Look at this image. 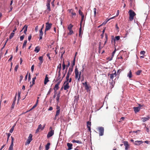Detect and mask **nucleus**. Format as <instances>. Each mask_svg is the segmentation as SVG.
Instances as JSON below:
<instances>
[{"instance_id": "nucleus-4", "label": "nucleus", "mask_w": 150, "mask_h": 150, "mask_svg": "<svg viewBox=\"0 0 150 150\" xmlns=\"http://www.w3.org/2000/svg\"><path fill=\"white\" fill-rule=\"evenodd\" d=\"M98 129L99 131V135L100 136H102L103 135L104 132V128L102 127H99Z\"/></svg>"}, {"instance_id": "nucleus-1", "label": "nucleus", "mask_w": 150, "mask_h": 150, "mask_svg": "<svg viewBox=\"0 0 150 150\" xmlns=\"http://www.w3.org/2000/svg\"><path fill=\"white\" fill-rule=\"evenodd\" d=\"M129 15V19L130 21H132L134 19V17L136 16V14L135 12L132 10H130L128 12Z\"/></svg>"}, {"instance_id": "nucleus-29", "label": "nucleus", "mask_w": 150, "mask_h": 150, "mask_svg": "<svg viewBox=\"0 0 150 150\" xmlns=\"http://www.w3.org/2000/svg\"><path fill=\"white\" fill-rule=\"evenodd\" d=\"M62 69L61 64L60 63L57 67V69L59 70V71L60 72Z\"/></svg>"}, {"instance_id": "nucleus-30", "label": "nucleus", "mask_w": 150, "mask_h": 150, "mask_svg": "<svg viewBox=\"0 0 150 150\" xmlns=\"http://www.w3.org/2000/svg\"><path fill=\"white\" fill-rule=\"evenodd\" d=\"M64 85V90H67L69 88L70 86L69 85Z\"/></svg>"}, {"instance_id": "nucleus-25", "label": "nucleus", "mask_w": 150, "mask_h": 150, "mask_svg": "<svg viewBox=\"0 0 150 150\" xmlns=\"http://www.w3.org/2000/svg\"><path fill=\"white\" fill-rule=\"evenodd\" d=\"M73 143H77L78 144H81L82 142L81 141L79 140H73L72 141Z\"/></svg>"}, {"instance_id": "nucleus-17", "label": "nucleus", "mask_w": 150, "mask_h": 150, "mask_svg": "<svg viewBox=\"0 0 150 150\" xmlns=\"http://www.w3.org/2000/svg\"><path fill=\"white\" fill-rule=\"evenodd\" d=\"M40 50V47L39 46L35 47L34 50V51L36 53H38Z\"/></svg>"}, {"instance_id": "nucleus-52", "label": "nucleus", "mask_w": 150, "mask_h": 150, "mask_svg": "<svg viewBox=\"0 0 150 150\" xmlns=\"http://www.w3.org/2000/svg\"><path fill=\"white\" fill-rule=\"evenodd\" d=\"M19 67V65H17L15 67V69H14V70L16 71H17V70Z\"/></svg>"}, {"instance_id": "nucleus-44", "label": "nucleus", "mask_w": 150, "mask_h": 150, "mask_svg": "<svg viewBox=\"0 0 150 150\" xmlns=\"http://www.w3.org/2000/svg\"><path fill=\"white\" fill-rule=\"evenodd\" d=\"M6 134H7V143L8 141L9 137L11 135V134L10 133H6Z\"/></svg>"}, {"instance_id": "nucleus-42", "label": "nucleus", "mask_w": 150, "mask_h": 150, "mask_svg": "<svg viewBox=\"0 0 150 150\" xmlns=\"http://www.w3.org/2000/svg\"><path fill=\"white\" fill-rule=\"evenodd\" d=\"M81 16V20L80 22V25H81L82 22L84 20V15H82Z\"/></svg>"}, {"instance_id": "nucleus-32", "label": "nucleus", "mask_w": 150, "mask_h": 150, "mask_svg": "<svg viewBox=\"0 0 150 150\" xmlns=\"http://www.w3.org/2000/svg\"><path fill=\"white\" fill-rule=\"evenodd\" d=\"M28 26L26 25H25L23 27V29H24V32H26L27 30Z\"/></svg>"}, {"instance_id": "nucleus-38", "label": "nucleus", "mask_w": 150, "mask_h": 150, "mask_svg": "<svg viewBox=\"0 0 150 150\" xmlns=\"http://www.w3.org/2000/svg\"><path fill=\"white\" fill-rule=\"evenodd\" d=\"M14 33L13 32L11 33L9 36V39H11L13 36Z\"/></svg>"}, {"instance_id": "nucleus-6", "label": "nucleus", "mask_w": 150, "mask_h": 150, "mask_svg": "<svg viewBox=\"0 0 150 150\" xmlns=\"http://www.w3.org/2000/svg\"><path fill=\"white\" fill-rule=\"evenodd\" d=\"M46 24V28L45 29V32L49 30L51 28L52 25L51 23H49L48 22Z\"/></svg>"}, {"instance_id": "nucleus-63", "label": "nucleus", "mask_w": 150, "mask_h": 150, "mask_svg": "<svg viewBox=\"0 0 150 150\" xmlns=\"http://www.w3.org/2000/svg\"><path fill=\"white\" fill-rule=\"evenodd\" d=\"M32 37L31 35L30 34V35L28 36V40L29 41H30Z\"/></svg>"}, {"instance_id": "nucleus-9", "label": "nucleus", "mask_w": 150, "mask_h": 150, "mask_svg": "<svg viewBox=\"0 0 150 150\" xmlns=\"http://www.w3.org/2000/svg\"><path fill=\"white\" fill-rule=\"evenodd\" d=\"M141 107H141H134L133 109L135 112L137 113L140 110Z\"/></svg>"}, {"instance_id": "nucleus-24", "label": "nucleus", "mask_w": 150, "mask_h": 150, "mask_svg": "<svg viewBox=\"0 0 150 150\" xmlns=\"http://www.w3.org/2000/svg\"><path fill=\"white\" fill-rule=\"evenodd\" d=\"M46 6L47 7V10L49 11H50L51 8H50V4H47Z\"/></svg>"}, {"instance_id": "nucleus-57", "label": "nucleus", "mask_w": 150, "mask_h": 150, "mask_svg": "<svg viewBox=\"0 0 150 150\" xmlns=\"http://www.w3.org/2000/svg\"><path fill=\"white\" fill-rule=\"evenodd\" d=\"M47 56L48 57L49 59L51 60V57L50 56V54L49 53H47Z\"/></svg>"}, {"instance_id": "nucleus-43", "label": "nucleus", "mask_w": 150, "mask_h": 150, "mask_svg": "<svg viewBox=\"0 0 150 150\" xmlns=\"http://www.w3.org/2000/svg\"><path fill=\"white\" fill-rule=\"evenodd\" d=\"M66 67V65L64 63V62H63L62 64V70H64Z\"/></svg>"}, {"instance_id": "nucleus-31", "label": "nucleus", "mask_w": 150, "mask_h": 150, "mask_svg": "<svg viewBox=\"0 0 150 150\" xmlns=\"http://www.w3.org/2000/svg\"><path fill=\"white\" fill-rule=\"evenodd\" d=\"M81 25H80V27L79 29V36L81 38Z\"/></svg>"}, {"instance_id": "nucleus-36", "label": "nucleus", "mask_w": 150, "mask_h": 150, "mask_svg": "<svg viewBox=\"0 0 150 150\" xmlns=\"http://www.w3.org/2000/svg\"><path fill=\"white\" fill-rule=\"evenodd\" d=\"M43 56H40L38 58L40 62H41V63H42L43 62Z\"/></svg>"}, {"instance_id": "nucleus-7", "label": "nucleus", "mask_w": 150, "mask_h": 150, "mask_svg": "<svg viewBox=\"0 0 150 150\" xmlns=\"http://www.w3.org/2000/svg\"><path fill=\"white\" fill-rule=\"evenodd\" d=\"M124 144L125 147V150H128L129 148V145L128 142L125 141L123 142Z\"/></svg>"}, {"instance_id": "nucleus-47", "label": "nucleus", "mask_w": 150, "mask_h": 150, "mask_svg": "<svg viewBox=\"0 0 150 150\" xmlns=\"http://www.w3.org/2000/svg\"><path fill=\"white\" fill-rule=\"evenodd\" d=\"M94 12V16L95 17L96 14V8H94L93 9Z\"/></svg>"}, {"instance_id": "nucleus-59", "label": "nucleus", "mask_w": 150, "mask_h": 150, "mask_svg": "<svg viewBox=\"0 0 150 150\" xmlns=\"http://www.w3.org/2000/svg\"><path fill=\"white\" fill-rule=\"evenodd\" d=\"M69 82H68V81H66L64 82V85H65V84L66 85H69Z\"/></svg>"}, {"instance_id": "nucleus-48", "label": "nucleus", "mask_w": 150, "mask_h": 150, "mask_svg": "<svg viewBox=\"0 0 150 150\" xmlns=\"http://www.w3.org/2000/svg\"><path fill=\"white\" fill-rule=\"evenodd\" d=\"M141 70H138L136 72V74L137 75H139L141 72Z\"/></svg>"}, {"instance_id": "nucleus-22", "label": "nucleus", "mask_w": 150, "mask_h": 150, "mask_svg": "<svg viewBox=\"0 0 150 150\" xmlns=\"http://www.w3.org/2000/svg\"><path fill=\"white\" fill-rule=\"evenodd\" d=\"M50 143H48L45 146L46 150H48L50 148Z\"/></svg>"}, {"instance_id": "nucleus-13", "label": "nucleus", "mask_w": 150, "mask_h": 150, "mask_svg": "<svg viewBox=\"0 0 150 150\" xmlns=\"http://www.w3.org/2000/svg\"><path fill=\"white\" fill-rule=\"evenodd\" d=\"M48 75L46 74L45 76V79L44 83L45 85L47 84V83L49 81V80L48 79V77L47 76Z\"/></svg>"}, {"instance_id": "nucleus-11", "label": "nucleus", "mask_w": 150, "mask_h": 150, "mask_svg": "<svg viewBox=\"0 0 150 150\" xmlns=\"http://www.w3.org/2000/svg\"><path fill=\"white\" fill-rule=\"evenodd\" d=\"M43 35V32H42V28H41L40 30V40H41L42 39V35Z\"/></svg>"}, {"instance_id": "nucleus-12", "label": "nucleus", "mask_w": 150, "mask_h": 150, "mask_svg": "<svg viewBox=\"0 0 150 150\" xmlns=\"http://www.w3.org/2000/svg\"><path fill=\"white\" fill-rule=\"evenodd\" d=\"M110 79H111L112 80H113L114 77L115 76V77L116 76L117 74L116 71H115L114 73L112 74H110Z\"/></svg>"}, {"instance_id": "nucleus-58", "label": "nucleus", "mask_w": 150, "mask_h": 150, "mask_svg": "<svg viewBox=\"0 0 150 150\" xmlns=\"http://www.w3.org/2000/svg\"><path fill=\"white\" fill-rule=\"evenodd\" d=\"M145 53V52L144 51H142L140 52V54H141L144 55Z\"/></svg>"}, {"instance_id": "nucleus-39", "label": "nucleus", "mask_w": 150, "mask_h": 150, "mask_svg": "<svg viewBox=\"0 0 150 150\" xmlns=\"http://www.w3.org/2000/svg\"><path fill=\"white\" fill-rule=\"evenodd\" d=\"M101 42H99V47H98V50H101V49L104 46H101Z\"/></svg>"}, {"instance_id": "nucleus-40", "label": "nucleus", "mask_w": 150, "mask_h": 150, "mask_svg": "<svg viewBox=\"0 0 150 150\" xmlns=\"http://www.w3.org/2000/svg\"><path fill=\"white\" fill-rule=\"evenodd\" d=\"M70 75L68 74H67L66 77V81H69V76Z\"/></svg>"}, {"instance_id": "nucleus-3", "label": "nucleus", "mask_w": 150, "mask_h": 150, "mask_svg": "<svg viewBox=\"0 0 150 150\" xmlns=\"http://www.w3.org/2000/svg\"><path fill=\"white\" fill-rule=\"evenodd\" d=\"M32 134H29V137H28V139L25 143V145H27L29 144L30 143V142L32 140Z\"/></svg>"}, {"instance_id": "nucleus-16", "label": "nucleus", "mask_w": 150, "mask_h": 150, "mask_svg": "<svg viewBox=\"0 0 150 150\" xmlns=\"http://www.w3.org/2000/svg\"><path fill=\"white\" fill-rule=\"evenodd\" d=\"M16 100V96L15 97V98L14 99V100L12 103V104L11 106V110L13 109L14 108V106H15V104Z\"/></svg>"}, {"instance_id": "nucleus-45", "label": "nucleus", "mask_w": 150, "mask_h": 150, "mask_svg": "<svg viewBox=\"0 0 150 150\" xmlns=\"http://www.w3.org/2000/svg\"><path fill=\"white\" fill-rule=\"evenodd\" d=\"M60 112V110H57L56 111V114L55 115L56 117H57V116H58V115L59 114Z\"/></svg>"}, {"instance_id": "nucleus-50", "label": "nucleus", "mask_w": 150, "mask_h": 150, "mask_svg": "<svg viewBox=\"0 0 150 150\" xmlns=\"http://www.w3.org/2000/svg\"><path fill=\"white\" fill-rule=\"evenodd\" d=\"M24 37L25 35H24L21 36L20 37V40H23L24 38Z\"/></svg>"}, {"instance_id": "nucleus-54", "label": "nucleus", "mask_w": 150, "mask_h": 150, "mask_svg": "<svg viewBox=\"0 0 150 150\" xmlns=\"http://www.w3.org/2000/svg\"><path fill=\"white\" fill-rule=\"evenodd\" d=\"M52 90V89L51 88H50L47 93V95H49L51 92V91Z\"/></svg>"}, {"instance_id": "nucleus-51", "label": "nucleus", "mask_w": 150, "mask_h": 150, "mask_svg": "<svg viewBox=\"0 0 150 150\" xmlns=\"http://www.w3.org/2000/svg\"><path fill=\"white\" fill-rule=\"evenodd\" d=\"M69 33H68V34L71 35L73 33V31L72 30H69Z\"/></svg>"}, {"instance_id": "nucleus-33", "label": "nucleus", "mask_w": 150, "mask_h": 150, "mask_svg": "<svg viewBox=\"0 0 150 150\" xmlns=\"http://www.w3.org/2000/svg\"><path fill=\"white\" fill-rule=\"evenodd\" d=\"M27 43V40H25L24 41V42L23 44V46L22 47V48H24V47H25L26 45V44Z\"/></svg>"}, {"instance_id": "nucleus-61", "label": "nucleus", "mask_w": 150, "mask_h": 150, "mask_svg": "<svg viewBox=\"0 0 150 150\" xmlns=\"http://www.w3.org/2000/svg\"><path fill=\"white\" fill-rule=\"evenodd\" d=\"M42 128V125L41 124H40L38 125V128H39V129H41V128Z\"/></svg>"}, {"instance_id": "nucleus-5", "label": "nucleus", "mask_w": 150, "mask_h": 150, "mask_svg": "<svg viewBox=\"0 0 150 150\" xmlns=\"http://www.w3.org/2000/svg\"><path fill=\"white\" fill-rule=\"evenodd\" d=\"M68 11L69 12L71 13V17L74 18L76 15V14L75 12H74V11L72 9H69Z\"/></svg>"}, {"instance_id": "nucleus-21", "label": "nucleus", "mask_w": 150, "mask_h": 150, "mask_svg": "<svg viewBox=\"0 0 150 150\" xmlns=\"http://www.w3.org/2000/svg\"><path fill=\"white\" fill-rule=\"evenodd\" d=\"M61 57H62L63 56V55L64 54L65 52V50L63 49V47H62V48H61Z\"/></svg>"}, {"instance_id": "nucleus-56", "label": "nucleus", "mask_w": 150, "mask_h": 150, "mask_svg": "<svg viewBox=\"0 0 150 150\" xmlns=\"http://www.w3.org/2000/svg\"><path fill=\"white\" fill-rule=\"evenodd\" d=\"M75 58H74L73 61V63L72 64V67H73L75 64Z\"/></svg>"}, {"instance_id": "nucleus-23", "label": "nucleus", "mask_w": 150, "mask_h": 150, "mask_svg": "<svg viewBox=\"0 0 150 150\" xmlns=\"http://www.w3.org/2000/svg\"><path fill=\"white\" fill-rule=\"evenodd\" d=\"M59 85H58V84H56L55 85V86L54 88V90H58L59 88Z\"/></svg>"}, {"instance_id": "nucleus-35", "label": "nucleus", "mask_w": 150, "mask_h": 150, "mask_svg": "<svg viewBox=\"0 0 150 150\" xmlns=\"http://www.w3.org/2000/svg\"><path fill=\"white\" fill-rule=\"evenodd\" d=\"M73 27V25L71 24H70L68 26V29L69 30H72V28Z\"/></svg>"}, {"instance_id": "nucleus-49", "label": "nucleus", "mask_w": 150, "mask_h": 150, "mask_svg": "<svg viewBox=\"0 0 150 150\" xmlns=\"http://www.w3.org/2000/svg\"><path fill=\"white\" fill-rule=\"evenodd\" d=\"M79 14L81 16L82 15H84L83 14V12L81 11L80 10H79Z\"/></svg>"}, {"instance_id": "nucleus-28", "label": "nucleus", "mask_w": 150, "mask_h": 150, "mask_svg": "<svg viewBox=\"0 0 150 150\" xmlns=\"http://www.w3.org/2000/svg\"><path fill=\"white\" fill-rule=\"evenodd\" d=\"M61 72L59 71H58V76L56 79V81H58L60 79Z\"/></svg>"}, {"instance_id": "nucleus-10", "label": "nucleus", "mask_w": 150, "mask_h": 150, "mask_svg": "<svg viewBox=\"0 0 150 150\" xmlns=\"http://www.w3.org/2000/svg\"><path fill=\"white\" fill-rule=\"evenodd\" d=\"M150 118V117L149 116H147L146 117H144L142 118V119L143 120L142 121L143 122H144L146 121L149 120Z\"/></svg>"}, {"instance_id": "nucleus-20", "label": "nucleus", "mask_w": 150, "mask_h": 150, "mask_svg": "<svg viewBox=\"0 0 150 150\" xmlns=\"http://www.w3.org/2000/svg\"><path fill=\"white\" fill-rule=\"evenodd\" d=\"M85 88L87 91H90V90L89 89V87L88 86L87 84H86V83H85Z\"/></svg>"}, {"instance_id": "nucleus-19", "label": "nucleus", "mask_w": 150, "mask_h": 150, "mask_svg": "<svg viewBox=\"0 0 150 150\" xmlns=\"http://www.w3.org/2000/svg\"><path fill=\"white\" fill-rule=\"evenodd\" d=\"M110 83L111 85L110 87H111V88H112L114 86V85L115 84V82L113 81V80H112L110 82Z\"/></svg>"}, {"instance_id": "nucleus-8", "label": "nucleus", "mask_w": 150, "mask_h": 150, "mask_svg": "<svg viewBox=\"0 0 150 150\" xmlns=\"http://www.w3.org/2000/svg\"><path fill=\"white\" fill-rule=\"evenodd\" d=\"M54 134V131L53 130H51L48 132L47 135V138H49L52 137Z\"/></svg>"}, {"instance_id": "nucleus-18", "label": "nucleus", "mask_w": 150, "mask_h": 150, "mask_svg": "<svg viewBox=\"0 0 150 150\" xmlns=\"http://www.w3.org/2000/svg\"><path fill=\"white\" fill-rule=\"evenodd\" d=\"M73 67H72L71 68H70V67L69 68V70H68V72L67 74L71 75V73L73 71Z\"/></svg>"}, {"instance_id": "nucleus-14", "label": "nucleus", "mask_w": 150, "mask_h": 150, "mask_svg": "<svg viewBox=\"0 0 150 150\" xmlns=\"http://www.w3.org/2000/svg\"><path fill=\"white\" fill-rule=\"evenodd\" d=\"M143 142L142 140L141 141H135L134 143V145H138L140 144L143 143Z\"/></svg>"}, {"instance_id": "nucleus-53", "label": "nucleus", "mask_w": 150, "mask_h": 150, "mask_svg": "<svg viewBox=\"0 0 150 150\" xmlns=\"http://www.w3.org/2000/svg\"><path fill=\"white\" fill-rule=\"evenodd\" d=\"M11 144H13V142L14 140V139L13 137L12 136L11 137Z\"/></svg>"}, {"instance_id": "nucleus-34", "label": "nucleus", "mask_w": 150, "mask_h": 150, "mask_svg": "<svg viewBox=\"0 0 150 150\" xmlns=\"http://www.w3.org/2000/svg\"><path fill=\"white\" fill-rule=\"evenodd\" d=\"M16 125V124H15L12 127V128H11V129L10 130V132L11 133H12V132H13V130H14V127H15V125Z\"/></svg>"}, {"instance_id": "nucleus-62", "label": "nucleus", "mask_w": 150, "mask_h": 150, "mask_svg": "<svg viewBox=\"0 0 150 150\" xmlns=\"http://www.w3.org/2000/svg\"><path fill=\"white\" fill-rule=\"evenodd\" d=\"M34 65H33L31 67V70L32 72H33L34 71Z\"/></svg>"}, {"instance_id": "nucleus-46", "label": "nucleus", "mask_w": 150, "mask_h": 150, "mask_svg": "<svg viewBox=\"0 0 150 150\" xmlns=\"http://www.w3.org/2000/svg\"><path fill=\"white\" fill-rule=\"evenodd\" d=\"M91 122L89 121L87 122V127H91Z\"/></svg>"}, {"instance_id": "nucleus-26", "label": "nucleus", "mask_w": 150, "mask_h": 150, "mask_svg": "<svg viewBox=\"0 0 150 150\" xmlns=\"http://www.w3.org/2000/svg\"><path fill=\"white\" fill-rule=\"evenodd\" d=\"M127 76L129 77V78H130L132 77V73L131 70L129 71V73L127 74Z\"/></svg>"}, {"instance_id": "nucleus-27", "label": "nucleus", "mask_w": 150, "mask_h": 150, "mask_svg": "<svg viewBox=\"0 0 150 150\" xmlns=\"http://www.w3.org/2000/svg\"><path fill=\"white\" fill-rule=\"evenodd\" d=\"M116 51V49H115V50L114 51L112 52V57H111V58L110 59V60H112V58L114 55L115 54V53Z\"/></svg>"}, {"instance_id": "nucleus-60", "label": "nucleus", "mask_w": 150, "mask_h": 150, "mask_svg": "<svg viewBox=\"0 0 150 150\" xmlns=\"http://www.w3.org/2000/svg\"><path fill=\"white\" fill-rule=\"evenodd\" d=\"M115 39L117 40H118L120 39V37L119 36H117L115 37Z\"/></svg>"}, {"instance_id": "nucleus-55", "label": "nucleus", "mask_w": 150, "mask_h": 150, "mask_svg": "<svg viewBox=\"0 0 150 150\" xmlns=\"http://www.w3.org/2000/svg\"><path fill=\"white\" fill-rule=\"evenodd\" d=\"M20 99V93L18 92V101Z\"/></svg>"}, {"instance_id": "nucleus-37", "label": "nucleus", "mask_w": 150, "mask_h": 150, "mask_svg": "<svg viewBox=\"0 0 150 150\" xmlns=\"http://www.w3.org/2000/svg\"><path fill=\"white\" fill-rule=\"evenodd\" d=\"M13 144H11L9 148V150H13Z\"/></svg>"}, {"instance_id": "nucleus-64", "label": "nucleus", "mask_w": 150, "mask_h": 150, "mask_svg": "<svg viewBox=\"0 0 150 150\" xmlns=\"http://www.w3.org/2000/svg\"><path fill=\"white\" fill-rule=\"evenodd\" d=\"M145 128H146V131L147 132H149V128L147 127H145Z\"/></svg>"}, {"instance_id": "nucleus-2", "label": "nucleus", "mask_w": 150, "mask_h": 150, "mask_svg": "<svg viewBox=\"0 0 150 150\" xmlns=\"http://www.w3.org/2000/svg\"><path fill=\"white\" fill-rule=\"evenodd\" d=\"M74 72L75 74V78L78 79V80L79 81L81 78V71L79 72L78 68L76 67L75 69Z\"/></svg>"}, {"instance_id": "nucleus-41", "label": "nucleus", "mask_w": 150, "mask_h": 150, "mask_svg": "<svg viewBox=\"0 0 150 150\" xmlns=\"http://www.w3.org/2000/svg\"><path fill=\"white\" fill-rule=\"evenodd\" d=\"M79 96H75L74 97V101H78L79 100Z\"/></svg>"}, {"instance_id": "nucleus-15", "label": "nucleus", "mask_w": 150, "mask_h": 150, "mask_svg": "<svg viewBox=\"0 0 150 150\" xmlns=\"http://www.w3.org/2000/svg\"><path fill=\"white\" fill-rule=\"evenodd\" d=\"M67 145L68 148V150H71L72 149L73 146V145L72 144L68 143H67Z\"/></svg>"}]
</instances>
